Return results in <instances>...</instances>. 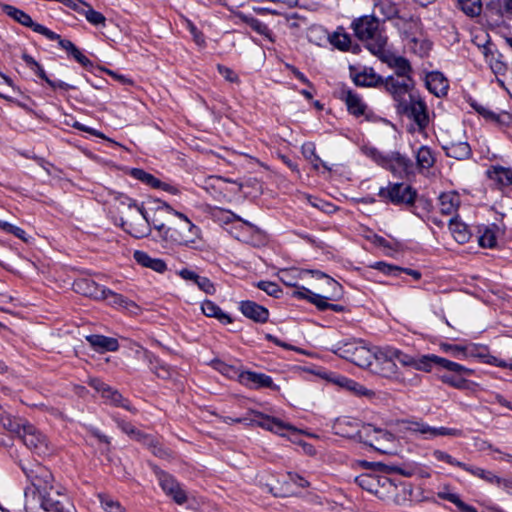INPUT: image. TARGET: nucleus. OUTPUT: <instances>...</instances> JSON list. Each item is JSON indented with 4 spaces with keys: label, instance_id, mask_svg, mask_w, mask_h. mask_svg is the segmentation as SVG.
<instances>
[{
    "label": "nucleus",
    "instance_id": "338daca9",
    "mask_svg": "<svg viewBox=\"0 0 512 512\" xmlns=\"http://www.w3.org/2000/svg\"><path fill=\"white\" fill-rule=\"evenodd\" d=\"M376 268L387 275H397V273L401 271V268L386 264L384 262H378Z\"/></svg>",
    "mask_w": 512,
    "mask_h": 512
},
{
    "label": "nucleus",
    "instance_id": "5701e85b",
    "mask_svg": "<svg viewBox=\"0 0 512 512\" xmlns=\"http://www.w3.org/2000/svg\"><path fill=\"white\" fill-rule=\"evenodd\" d=\"M357 419L342 417L336 419L333 429L337 435L347 438H358L361 436V426H363Z\"/></svg>",
    "mask_w": 512,
    "mask_h": 512
},
{
    "label": "nucleus",
    "instance_id": "b1692460",
    "mask_svg": "<svg viewBox=\"0 0 512 512\" xmlns=\"http://www.w3.org/2000/svg\"><path fill=\"white\" fill-rule=\"evenodd\" d=\"M104 289L90 278H79L73 283V290L95 300H104Z\"/></svg>",
    "mask_w": 512,
    "mask_h": 512
},
{
    "label": "nucleus",
    "instance_id": "9b49d317",
    "mask_svg": "<svg viewBox=\"0 0 512 512\" xmlns=\"http://www.w3.org/2000/svg\"><path fill=\"white\" fill-rule=\"evenodd\" d=\"M88 384L101 395L106 404L122 407L132 413H136V409L130 405V402L125 399L118 390L104 383L102 380L90 378Z\"/></svg>",
    "mask_w": 512,
    "mask_h": 512
},
{
    "label": "nucleus",
    "instance_id": "4d7b16f0",
    "mask_svg": "<svg viewBox=\"0 0 512 512\" xmlns=\"http://www.w3.org/2000/svg\"><path fill=\"white\" fill-rule=\"evenodd\" d=\"M356 481L362 488H364L370 492H373L375 490L376 478L372 475H369V474L360 475L358 478H356Z\"/></svg>",
    "mask_w": 512,
    "mask_h": 512
},
{
    "label": "nucleus",
    "instance_id": "ddd939ff",
    "mask_svg": "<svg viewBox=\"0 0 512 512\" xmlns=\"http://www.w3.org/2000/svg\"><path fill=\"white\" fill-rule=\"evenodd\" d=\"M446 361L450 363L452 366L446 364H436L437 366L447 371V373H444L440 376V380L443 383L448 384L454 388H464L467 382L464 376L471 375L473 373V370L456 362L450 361L448 359H446Z\"/></svg>",
    "mask_w": 512,
    "mask_h": 512
},
{
    "label": "nucleus",
    "instance_id": "603ef678",
    "mask_svg": "<svg viewBox=\"0 0 512 512\" xmlns=\"http://www.w3.org/2000/svg\"><path fill=\"white\" fill-rule=\"evenodd\" d=\"M23 60L38 77L48 84L50 81L49 77L46 75L43 67L32 56L24 54Z\"/></svg>",
    "mask_w": 512,
    "mask_h": 512
},
{
    "label": "nucleus",
    "instance_id": "f03ea898",
    "mask_svg": "<svg viewBox=\"0 0 512 512\" xmlns=\"http://www.w3.org/2000/svg\"><path fill=\"white\" fill-rule=\"evenodd\" d=\"M10 430L15 432L24 445L38 456H46L52 452L48 438L27 421L11 423Z\"/></svg>",
    "mask_w": 512,
    "mask_h": 512
},
{
    "label": "nucleus",
    "instance_id": "e2e57ef3",
    "mask_svg": "<svg viewBox=\"0 0 512 512\" xmlns=\"http://www.w3.org/2000/svg\"><path fill=\"white\" fill-rule=\"evenodd\" d=\"M101 504L107 512H124L121 505L110 498H101Z\"/></svg>",
    "mask_w": 512,
    "mask_h": 512
},
{
    "label": "nucleus",
    "instance_id": "a18cd8bd",
    "mask_svg": "<svg viewBox=\"0 0 512 512\" xmlns=\"http://www.w3.org/2000/svg\"><path fill=\"white\" fill-rule=\"evenodd\" d=\"M458 6L470 17L478 16L482 11L481 0H458Z\"/></svg>",
    "mask_w": 512,
    "mask_h": 512
},
{
    "label": "nucleus",
    "instance_id": "dca6fc26",
    "mask_svg": "<svg viewBox=\"0 0 512 512\" xmlns=\"http://www.w3.org/2000/svg\"><path fill=\"white\" fill-rule=\"evenodd\" d=\"M399 108L414 120L420 130L427 127L429 119L424 101L416 99L413 95H409V101H406L403 105L399 106Z\"/></svg>",
    "mask_w": 512,
    "mask_h": 512
},
{
    "label": "nucleus",
    "instance_id": "79ce46f5",
    "mask_svg": "<svg viewBox=\"0 0 512 512\" xmlns=\"http://www.w3.org/2000/svg\"><path fill=\"white\" fill-rule=\"evenodd\" d=\"M313 273V271L283 270L279 274L282 283L288 287H297V278Z\"/></svg>",
    "mask_w": 512,
    "mask_h": 512
},
{
    "label": "nucleus",
    "instance_id": "2f4dec72",
    "mask_svg": "<svg viewBox=\"0 0 512 512\" xmlns=\"http://www.w3.org/2000/svg\"><path fill=\"white\" fill-rule=\"evenodd\" d=\"M460 205V196L455 192L442 193L439 196L440 212L444 215H452Z\"/></svg>",
    "mask_w": 512,
    "mask_h": 512
},
{
    "label": "nucleus",
    "instance_id": "774afa93",
    "mask_svg": "<svg viewBox=\"0 0 512 512\" xmlns=\"http://www.w3.org/2000/svg\"><path fill=\"white\" fill-rule=\"evenodd\" d=\"M177 274L186 281H192L195 283V281L198 279L200 275H198L196 272L184 268L177 272Z\"/></svg>",
    "mask_w": 512,
    "mask_h": 512
},
{
    "label": "nucleus",
    "instance_id": "393cba45",
    "mask_svg": "<svg viewBox=\"0 0 512 512\" xmlns=\"http://www.w3.org/2000/svg\"><path fill=\"white\" fill-rule=\"evenodd\" d=\"M241 382L250 386L251 388H273L278 389L276 385H274L272 378L269 375L264 373L257 372H243L240 374Z\"/></svg>",
    "mask_w": 512,
    "mask_h": 512
},
{
    "label": "nucleus",
    "instance_id": "473e14b6",
    "mask_svg": "<svg viewBox=\"0 0 512 512\" xmlns=\"http://www.w3.org/2000/svg\"><path fill=\"white\" fill-rule=\"evenodd\" d=\"M201 310L207 317H214L222 324L232 323V318L223 312L221 308L211 300H205L201 304Z\"/></svg>",
    "mask_w": 512,
    "mask_h": 512
},
{
    "label": "nucleus",
    "instance_id": "7c9ffc66",
    "mask_svg": "<svg viewBox=\"0 0 512 512\" xmlns=\"http://www.w3.org/2000/svg\"><path fill=\"white\" fill-rule=\"evenodd\" d=\"M488 177L494 181L500 188L512 185V170L502 166H492L487 171Z\"/></svg>",
    "mask_w": 512,
    "mask_h": 512
},
{
    "label": "nucleus",
    "instance_id": "aec40b11",
    "mask_svg": "<svg viewBox=\"0 0 512 512\" xmlns=\"http://www.w3.org/2000/svg\"><path fill=\"white\" fill-rule=\"evenodd\" d=\"M377 55L382 62L386 63L390 68L395 70L398 78L411 77L410 74L412 72V68L406 58L395 55L390 51H386L384 48Z\"/></svg>",
    "mask_w": 512,
    "mask_h": 512
},
{
    "label": "nucleus",
    "instance_id": "412c9836",
    "mask_svg": "<svg viewBox=\"0 0 512 512\" xmlns=\"http://www.w3.org/2000/svg\"><path fill=\"white\" fill-rule=\"evenodd\" d=\"M339 98L345 102L347 110L355 117L366 115L367 105L362 98L351 89L342 87L339 90Z\"/></svg>",
    "mask_w": 512,
    "mask_h": 512
},
{
    "label": "nucleus",
    "instance_id": "680f3d73",
    "mask_svg": "<svg viewBox=\"0 0 512 512\" xmlns=\"http://www.w3.org/2000/svg\"><path fill=\"white\" fill-rule=\"evenodd\" d=\"M217 70L220 75L223 76L227 81L232 83H237L239 81L237 74L232 69L218 64Z\"/></svg>",
    "mask_w": 512,
    "mask_h": 512
},
{
    "label": "nucleus",
    "instance_id": "72a5a7b5",
    "mask_svg": "<svg viewBox=\"0 0 512 512\" xmlns=\"http://www.w3.org/2000/svg\"><path fill=\"white\" fill-rule=\"evenodd\" d=\"M135 260L142 266L151 268L152 270L162 273L166 270V263L158 258H152L147 253L136 251L134 253Z\"/></svg>",
    "mask_w": 512,
    "mask_h": 512
},
{
    "label": "nucleus",
    "instance_id": "f8f14e48",
    "mask_svg": "<svg viewBox=\"0 0 512 512\" xmlns=\"http://www.w3.org/2000/svg\"><path fill=\"white\" fill-rule=\"evenodd\" d=\"M153 470L164 493L178 505L184 504L187 501V494L181 484L158 467H153Z\"/></svg>",
    "mask_w": 512,
    "mask_h": 512
},
{
    "label": "nucleus",
    "instance_id": "e433bc0d",
    "mask_svg": "<svg viewBox=\"0 0 512 512\" xmlns=\"http://www.w3.org/2000/svg\"><path fill=\"white\" fill-rule=\"evenodd\" d=\"M391 169L398 170L399 173L409 174L413 169V163L410 158L396 152L391 155Z\"/></svg>",
    "mask_w": 512,
    "mask_h": 512
},
{
    "label": "nucleus",
    "instance_id": "9d476101",
    "mask_svg": "<svg viewBox=\"0 0 512 512\" xmlns=\"http://www.w3.org/2000/svg\"><path fill=\"white\" fill-rule=\"evenodd\" d=\"M416 195V191L404 183H390L387 187H382L379 190L381 198L395 205H411L414 203Z\"/></svg>",
    "mask_w": 512,
    "mask_h": 512
},
{
    "label": "nucleus",
    "instance_id": "69168bd1",
    "mask_svg": "<svg viewBox=\"0 0 512 512\" xmlns=\"http://www.w3.org/2000/svg\"><path fill=\"white\" fill-rule=\"evenodd\" d=\"M474 109L482 115L485 119L491 120V121H498L499 116L493 112L492 110L482 106V105H473Z\"/></svg>",
    "mask_w": 512,
    "mask_h": 512
},
{
    "label": "nucleus",
    "instance_id": "49530a36",
    "mask_svg": "<svg viewBox=\"0 0 512 512\" xmlns=\"http://www.w3.org/2000/svg\"><path fill=\"white\" fill-rule=\"evenodd\" d=\"M130 175L133 178L147 184L148 186H151L152 188L160 186V180L143 169L133 168L130 171Z\"/></svg>",
    "mask_w": 512,
    "mask_h": 512
},
{
    "label": "nucleus",
    "instance_id": "39448f33",
    "mask_svg": "<svg viewBox=\"0 0 512 512\" xmlns=\"http://www.w3.org/2000/svg\"><path fill=\"white\" fill-rule=\"evenodd\" d=\"M386 348L388 352L386 353L385 357L398 361L403 367H411L417 371L426 373L431 372L434 364H446L452 366L446 361V358L437 356L435 354L416 356L407 354L402 350L392 346H386Z\"/></svg>",
    "mask_w": 512,
    "mask_h": 512
},
{
    "label": "nucleus",
    "instance_id": "2eb2a0df",
    "mask_svg": "<svg viewBox=\"0 0 512 512\" xmlns=\"http://www.w3.org/2000/svg\"><path fill=\"white\" fill-rule=\"evenodd\" d=\"M387 352L388 350L386 347L378 348L375 351V358L373 359L376 361L375 372L380 376L397 383L401 370L395 363L394 359L385 357Z\"/></svg>",
    "mask_w": 512,
    "mask_h": 512
},
{
    "label": "nucleus",
    "instance_id": "c85d7f7f",
    "mask_svg": "<svg viewBox=\"0 0 512 512\" xmlns=\"http://www.w3.org/2000/svg\"><path fill=\"white\" fill-rule=\"evenodd\" d=\"M104 300H107L111 306L122 308L132 314H137L139 311L135 302L107 288L104 289Z\"/></svg>",
    "mask_w": 512,
    "mask_h": 512
},
{
    "label": "nucleus",
    "instance_id": "ea45409f",
    "mask_svg": "<svg viewBox=\"0 0 512 512\" xmlns=\"http://www.w3.org/2000/svg\"><path fill=\"white\" fill-rule=\"evenodd\" d=\"M337 383L347 389L348 391H351L353 392L355 395H359V396H371L373 395V392L368 390L367 388H365L363 385L359 384L358 382L352 380V379H349L347 377H341Z\"/></svg>",
    "mask_w": 512,
    "mask_h": 512
},
{
    "label": "nucleus",
    "instance_id": "20e7f679",
    "mask_svg": "<svg viewBox=\"0 0 512 512\" xmlns=\"http://www.w3.org/2000/svg\"><path fill=\"white\" fill-rule=\"evenodd\" d=\"M333 352L362 368L371 366L375 358V351H372L362 340L338 342Z\"/></svg>",
    "mask_w": 512,
    "mask_h": 512
},
{
    "label": "nucleus",
    "instance_id": "a19ab883",
    "mask_svg": "<svg viewBox=\"0 0 512 512\" xmlns=\"http://www.w3.org/2000/svg\"><path fill=\"white\" fill-rule=\"evenodd\" d=\"M374 7L387 20L397 17L399 12L396 4L391 0H379Z\"/></svg>",
    "mask_w": 512,
    "mask_h": 512
},
{
    "label": "nucleus",
    "instance_id": "0e129e2a",
    "mask_svg": "<svg viewBox=\"0 0 512 512\" xmlns=\"http://www.w3.org/2000/svg\"><path fill=\"white\" fill-rule=\"evenodd\" d=\"M437 496L440 499H443V500H446V501H449V502L455 504L456 506L461 501L460 497L457 494L450 492L448 487H444V489L442 491H439L437 493Z\"/></svg>",
    "mask_w": 512,
    "mask_h": 512
},
{
    "label": "nucleus",
    "instance_id": "3c124183",
    "mask_svg": "<svg viewBox=\"0 0 512 512\" xmlns=\"http://www.w3.org/2000/svg\"><path fill=\"white\" fill-rule=\"evenodd\" d=\"M331 44L339 50L346 51L351 44V38L346 33L334 32L330 37Z\"/></svg>",
    "mask_w": 512,
    "mask_h": 512
},
{
    "label": "nucleus",
    "instance_id": "423d86ee",
    "mask_svg": "<svg viewBox=\"0 0 512 512\" xmlns=\"http://www.w3.org/2000/svg\"><path fill=\"white\" fill-rule=\"evenodd\" d=\"M19 466L32 485V487H27L24 491L26 506L28 505L30 495L34 497L37 491L46 488L52 490L53 475L48 468L39 462H20Z\"/></svg>",
    "mask_w": 512,
    "mask_h": 512
},
{
    "label": "nucleus",
    "instance_id": "6e6552de",
    "mask_svg": "<svg viewBox=\"0 0 512 512\" xmlns=\"http://www.w3.org/2000/svg\"><path fill=\"white\" fill-rule=\"evenodd\" d=\"M313 275L317 277L319 281L318 289L321 290V293H317V295H313L312 304H314L319 310H326L328 306V300L336 301L339 300L343 295L342 286L333 278L321 272H313Z\"/></svg>",
    "mask_w": 512,
    "mask_h": 512
},
{
    "label": "nucleus",
    "instance_id": "c9c22d12",
    "mask_svg": "<svg viewBox=\"0 0 512 512\" xmlns=\"http://www.w3.org/2000/svg\"><path fill=\"white\" fill-rule=\"evenodd\" d=\"M380 82H382V78L377 76L371 68L365 69L363 72L356 74L354 77V83L357 86L362 87L376 86Z\"/></svg>",
    "mask_w": 512,
    "mask_h": 512
},
{
    "label": "nucleus",
    "instance_id": "37998d69",
    "mask_svg": "<svg viewBox=\"0 0 512 512\" xmlns=\"http://www.w3.org/2000/svg\"><path fill=\"white\" fill-rule=\"evenodd\" d=\"M464 471L470 473L471 475L478 477L480 479H483L486 482L489 483H501V478L493 474L491 471H487L485 469H482L480 467H474L471 465L466 464V468H464Z\"/></svg>",
    "mask_w": 512,
    "mask_h": 512
},
{
    "label": "nucleus",
    "instance_id": "0eeeda50",
    "mask_svg": "<svg viewBox=\"0 0 512 512\" xmlns=\"http://www.w3.org/2000/svg\"><path fill=\"white\" fill-rule=\"evenodd\" d=\"M121 227L135 238H143L150 234L152 216L150 217L142 205H138L131 212L121 211Z\"/></svg>",
    "mask_w": 512,
    "mask_h": 512
},
{
    "label": "nucleus",
    "instance_id": "6ab92c4d",
    "mask_svg": "<svg viewBox=\"0 0 512 512\" xmlns=\"http://www.w3.org/2000/svg\"><path fill=\"white\" fill-rule=\"evenodd\" d=\"M406 429L411 432L420 433L424 435L426 439H431L438 436H463V432L460 429L447 427H431L423 422H409L407 424Z\"/></svg>",
    "mask_w": 512,
    "mask_h": 512
},
{
    "label": "nucleus",
    "instance_id": "a878e982",
    "mask_svg": "<svg viewBox=\"0 0 512 512\" xmlns=\"http://www.w3.org/2000/svg\"><path fill=\"white\" fill-rule=\"evenodd\" d=\"M240 311L247 318L259 323H265L269 317L268 310L254 301H242Z\"/></svg>",
    "mask_w": 512,
    "mask_h": 512
},
{
    "label": "nucleus",
    "instance_id": "1a4fd4ad",
    "mask_svg": "<svg viewBox=\"0 0 512 512\" xmlns=\"http://www.w3.org/2000/svg\"><path fill=\"white\" fill-rule=\"evenodd\" d=\"M394 435L386 430L376 428L371 424L361 426L359 441L369 445L377 451L386 453L388 446L394 442Z\"/></svg>",
    "mask_w": 512,
    "mask_h": 512
},
{
    "label": "nucleus",
    "instance_id": "bb28decb",
    "mask_svg": "<svg viewBox=\"0 0 512 512\" xmlns=\"http://www.w3.org/2000/svg\"><path fill=\"white\" fill-rule=\"evenodd\" d=\"M85 338L94 350L99 353L115 352L119 349V343L116 338L99 334L87 335Z\"/></svg>",
    "mask_w": 512,
    "mask_h": 512
},
{
    "label": "nucleus",
    "instance_id": "864d4df0",
    "mask_svg": "<svg viewBox=\"0 0 512 512\" xmlns=\"http://www.w3.org/2000/svg\"><path fill=\"white\" fill-rule=\"evenodd\" d=\"M257 287L275 298H278L282 292L280 287L271 281H260L257 283Z\"/></svg>",
    "mask_w": 512,
    "mask_h": 512
},
{
    "label": "nucleus",
    "instance_id": "7ed1b4c3",
    "mask_svg": "<svg viewBox=\"0 0 512 512\" xmlns=\"http://www.w3.org/2000/svg\"><path fill=\"white\" fill-rule=\"evenodd\" d=\"M354 33L361 41L368 42V49L373 54H378L386 45V38L379 30V21L373 16H363L352 24Z\"/></svg>",
    "mask_w": 512,
    "mask_h": 512
},
{
    "label": "nucleus",
    "instance_id": "58836bf2",
    "mask_svg": "<svg viewBox=\"0 0 512 512\" xmlns=\"http://www.w3.org/2000/svg\"><path fill=\"white\" fill-rule=\"evenodd\" d=\"M497 230L498 227L495 224L485 227L479 237L480 246L484 248L495 247L497 243Z\"/></svg>",
    "mask_w": 512,
    "mask_h": 512
},
{
    "label": "nucleus",
    "instance_id": "bf43d9fd",
    "mask_svg": "<svg viewBox=\"0 0 512 512\" xmlns=\"http://www.w3.org/2000/svg\"><path fill=\"white\" fill-rule=\"evenodd\" d=\"M440 348L447 352V353H450L452 354L453 356L457 357V356H460V355H463V356H466V347L464 346H459V345H453V344H448V343H442L440 345Z\"/></svg>",
    "mask_w": 512,
    "mask_h": 512
},
{
    "label": "nucleus",
    "instance_id": "f257e3e1",
    "mask_svg": "<svg viewBox=\"0 0 512 512\" xmlns=\"http://www.w3.org/2000/svg\"><path fill=\"white\" fill-rule=\"evenodd\" d=\"M153 203L152 225L159 236L173 244L194 248L200 239V229L166 202L157 199Z\"/></svg>",
    "mask_w": 512,
    "mask_h": 512
},
{
    "label": "nucleus",
    "instance_id": "6e6d98bb",
    "mask_svg": "<svg viewBox=\"0 0 512 512\" xmlns=\"http://www.w3.org/2000/svg\"><path fill=\"white\" fill-rule=\"evenodd\" d=\"M411 41L414 44V46H412V49L420 56L426 55L431 50L432 44L428 40H418L416 38H413Z\"/></svg>",
    "mask_w": 512,
    "mask_h": 512
},
{
    "label": "nucleus",
    "instance_id": "cd10ccee",
    "mask_svg": "<svg viewBox=\"0 0 512 512\" xmlns=\"http://www.w3.org/2000/svg\"><path fill=\"white\" fill-rule=\"evenodd\" d=\"M442 148L448 157L457 160L468 159L472 154L471 147L466 141H446Z\"/></svg>",
    "mask_w": 512,
    "mask_h": 512
},
{
    "label": "nucleus",
    "instance_id": "c03bdc74",
    "mask_svg": "<svg viewBox=\"0 0 512 512\" xmlns=\"http://www.w3.org/2000/svg\"><path fill=\"white\" fill-rule=\"evenodd\" d=\"M114 205L121 214V211L131 212L135 207L138 206L137 202L122 193H116L113 197Z\"/></svg>",
    "mask_w": 512,
    "mask_h": 512
},
{
    "label": "nucleus",
    "instance_id": "4be33fe9",
    "mask_svg": "<svg viewBox=\"0 0 512 512\" xmlns=\"http://www.w3.org/2000/svg\"><path fill=\"white\" fill-rule=\"evenodd\" d=\"M252 422L263 429L271 431L275 434H279L281 436H285L286 431H295L293 426L284 423L280 419L261 413L255 414V418L252 419Z\"/></svg>",
    "mask_w": 512,
    "mask_h": 512
},
{
    "label": "nucleus",
    "instance_id": "4c0bfd02",
    "mask_svg": "<svg viewBox=\"0 0 512 512\" xmlns=\"http://www.w3.org/2000/svg\"><path fill=\"white\" fill-rule=\"evenodd\" d=\"M416 162L420 169H429L435 163V157L428 146H421L416 152Z\"/></svg>",
    "mask_w": 512,
    "mask_h": 512
},
{
    "label": "nucleus",
    "instance_id": "09e8293b",
    "mask_svg": "<svg viewBox=\"0 0 512 512\" xmlns=\"http://www.w3.org/2000/svg\"><path fill=\"white\" fill-rule=\"evenodd\" d=\"M432 456L434 457L435 460L440 461V462H445L451 466H455V467H458L463 470H464V468H466V463L458 461L453 456H451L450 454H448L447 452H445L443 450H439V449L434 450L432 452Z\"/></svg>",
    "mask_w": 512,
    "mask_h": 512
},
{
    "label": "nucleus",
    "instance_id": "052dcab7",
    "mask_svg": "<svg viewBox=\"0 0 512 512\" xmlns=\"http://www.w3.org/2000/svg\"><path fill=\"white\" fill-rule=\"evenodd\" d=\"M295 290L293 291L292 295L294 297H297L299 299H307L310 303H312V297L313 295H317V293L311 291L310 289L300 286L297 284V287H294Z\"/></svg>",
    "mask_w": 512,
    "mask_h": 512
},
{
    "label": "nucleus",
    "instance_id": "f3484780",
    "mask_svg": "<svg viewBox=\"0 0 512 512\" xmlns=\"http://www.w3.org/2000/svg\"><path fill=\"white\" fill-rule=\"evenodd\" d=\"M481 54L491 71L496 75H505L508 70V64L504 55L496 48L494 44H480Z\"/></svg>",
    "mask_w": 512,
    "mask_h": 512
},
{
    "label": "nucleus",
    "instance_id": "c756f323",
    "mask_svg": "<svg viewBox=\"0 0 512 512\" xmlns=\"http://www.w3.org/2000/svg\"><path fill=\"white\" fill-rule=\"evenodd\" d=\"M426 86L434 95L440 97L447 94L448 81L440 72H430L426 76Z\"/></svg>",
    "mask_w": 512,
    "mask_h": 512
},
{
    "label": "nucleus",
    "instance_id": "8fccbe9b",
    "mask_svg": "<svg viewBox=\"0 0 512 512\" xmlns=\"http://www.w3.org/2000/svg\"><path fill=\"white\" fill-rule=\"evenodd\" d=\"M82 14L85 16L86 20L92 25H105V16L102 13L94 10L90 4H87V7H85Z\"/></svg>",
    "mask_w": 512,
    "mask_h": 512
},
{
    "label": "nucleus",
    "instance_id": "f704fd0d",
    "mask_svg": "<svg viewBox=\"0 0 512 512\" xmlns=\"http://www.w3.org/2000/svg\"><path fill=\"white\" fill-rule=\"evenodd\" d=\"M449 229L454 237V239L458 242V243H466L469 241L470 237H471V233L468 229V226L457 220L456 218H451L450 221H449Z\"/></svg>",
    "mask_w": 512,
    "mask_h": 512
},
{
    "label": "nucleus",
    "instance_id": "5fc2aeb1",
    "mask_svg": "<svg viewBox=\"0 0 512 512\" xmlns=\"http://www.w3.org/2000/svg\"><path fill=\"white\" fill-rule=\"evenodd\" d=\"M0 229L7 233L13 234L19 239L25 240V231L20 227L10 224L7 221L0 220Z\"/></svg>",
    "mask_w": 512,
    "mask_h": 512
},
{
    "label": "nucleus",
    "instance_id": "13d9d810",
    "mask_svg": "<svg viewBox=\"0 0 512 512\" xmlns=\"http://www.w3.org/2000/svg\"><path fill=\"white\" fill-rule=\"evenodd\" d=\"M195 284L198 286L200 290H202L206 294L213 295L216 292L214 284L207 277L199 276L198 279L195 281Z\"/></svg>",
    "mask_w": 512,
    "mask_h": 512
},
{
    "label": "nucleus",
    "instance_id": "de8ad7c7",
    "mask_svg": "<svg viewBox=\"0 0 512 512\" xmlns=\"http://www.w3.org/2000/svg\"><path fill=\"white\" fill-rule=\"evenodd\" d=\"M421 381L419 374L405 370L400 372L397 383L406 387H418Z\"/></svg>",
    "mask_w": 512,
    "mask_h": 512
},
{
    "label": "nucleus",
    "instance_id": "a211bd4d",
    "mask_svg": "<svg viewBox=\"0 0 512 512\" xmlns=\"http://www.w3.org/2000/svg\"><path fill=\"white\" fill-rule=\"evenodd\" d=\"M413 81L411 77L398 78L389 76L384 81L385 89L393 96L394 100L399 103V106L403 105L407 100L406 96L411 95L409 93L412 88Z\"/></svg>",
    "mask_w": 512,
    "mask_h": 512
},
{
    "label": "nucleus",
    "instance_id": "4468645a",
    "mask_svg": "<svg viewBox=\"0 0 512 512\" xmlns=\"http://www.w3.org/2000/svg\"><path fill=\"white\" fill-rule=\"evenodd\" d=\"M3 11L9 17L13 18L20 24L32 28L34 32L44 35L47 39L51 41H54L55 39L59 38L58 34H56L55 32L51 31L50 29L41 24L34 23L32 18L27 13L14 6L5 5L3 7Z\"/></svg>",
    "mask_w": 512,
    "mask_h": 512
}]
</instances>
